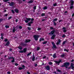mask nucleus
Wrapping results in <instances>:
<instances>
[{"instance_id": "nucleus-1", "label": "nucleus", "mask_w": 74, "mask_h": 74, "mask_svg": "<svg viewBox=\"0 0 74 74\" xmlns=\"http://www.w3.org/2000/svg\"><path fill=\"white\" fill-rule=\"evenodd\" d=\"M70 65V63L69 62H66L64 64V65H62L61 67H64L66 69H67L68 66Z\"/></svg>"}, {"instance_id": "nucleus-2", "label": "nucleus", "mask_w": 74, "mask_h": 74, "mask_svg": "<svg viewBox=\"0 0 74 74\" xmlns=\"http://www.w3.org/2000/svg\"><path fill=\"white\" fill-rule=\"evenodd\" d=\"M40 37V35H35L34 36V40L36 41L38 40V38Z\"/></svg>"}, {"instance_id": "nucleus-3", "label": "nucleus", "mask_w": 74, "mask_h": 74, "mask_svg": "<svg viewBox=\"0 0 74 74\" xmlns=\"http://www.w3.org/2000/svg\"><path fill=\"white\" fill-rule=\"evenodd\" d=\"M55 32H56L55 30H53L51 31L50 33H49V34H50V35H53V34H55Z\"/></svg>"}, {"instance_id": "nucleus-4", "label": "nucleus", "mask_w": 74, "mask_h": 74, "mask_svg": "<svg viewBox=\"0 0 74 74\" xmlns=\"http://www.w3.org/2000/svg\"><path fill=\"white\" fill-rule=\"evenodd\" d=\"M26 20H25V21L26 23H28L29 22V21H30L31 20V18H26Z\"/></svg>"}, {"instance_id": "nucleus-5", "label": "nucleus", "mask_w": 74, "mask_h": 74, "mask_svg": "<svg viewBox=\"0 0 74 74\" xmlns=\"http://www.w3.org/2000/svg\"><path fill=\"white\" fill-rule=\"evenodd\" d=\"M62 62V60H59V61H55V62L56 63L58 64V65H59V63H60Z\"/></svg>"}, {"instance_id": "nucleus-6", "label": "nucleus", "mask_w": 74, "mask_h": 74, "mask_svg": "<svg viewBox=\"0 0 74 74\" xmlns=\"http://www.w3.org/2000/svg\"><path fill=\"white\" fill-rule=\"evenodd\" d=\"M20 45H22V46H26L27 45V44L24 43L23 42H21L20 44Z\"/></svg>"}, {"instance_id": "nucleus-7", "label": "nucleus", "mask_w": 74, "mask_h": 74, "mask_svg": "<svg viewBox=\"0 0 74 74\" xmlns=\"http://www.w3.org/2000/svg\"><path fill=\"white\" fill-rule=\"evenodd\" d=\"M30 41H31V40L28 39H27L25 41V43H27V42H30Z\"/></svg>"}, {"instance_id": "nucleus-8", "label": "nucleus", "mask_w": 74, "mask_h": 74, "mask_svg": "<svg viewBox=\"0 0 74 74\" xmlns=\"http://www.w3.org/2000/svg\"><path fill=\"white\" fill-rule=\"evenodd\" d=\"M17 29H18L17 27H14L13 28V31H12L13 33H14V32H15V31H16V30H17Z\"/></svg>"}, {"instance_id": "nucleus-9", "label": "nucleus", "mask_w": 74, "mask_h": 74, "mask_svg": "<svg viewBox=\"0 0 74 74\" xmlns=\"http://www.w3.org/2000/svg\"><path fill=\"white\" fill-rule=\"evenodd\" d=\"M45 69H46L47 70H50V67H49V66H47L45 67Z\"/></svg>"}, {"instance_id": "nucleus-10", "label": "nucleus", "mask_w": 74, "mask_h": 74, "mask_svg": "<svg viewBox=\"0 0 74 74\" xmlns=\"http://www.w3.org/2000/svg\"><path fill=\"white\" fill-rule=\"evenodd\" d=\"M14 4L15 3H14L12 2L9 4V5L10 6H13V5H14Z\"/></svg>"}, {"instance_id": "nucleus-11", "label": "nucleus", "mask_w": 74, "mask_h": 74, "mask_svg": "<svg viewBox=\"0 0 74 74\" xmlns=\"http://www.w3.org/2000/svg\"><path fill=\"white\" fill-rule=\"evenodd\" d=\"M61 42V40H60V39H58V41L56 43L57 45H59V44Z\"/></svg>"}, {"instance_id": "nucleus-12", "label": "nucleus", "mask_w": 74, "mask_h": 74, "mask_svg": "<svg viewBox=\"0 0 74 74\" xmlns=\"http://www.w3.org/2000/svg\"><path fill=\"white\" fill-rule=\"evenodd\" d=\"M33 23V21H31V22L28 23V26H31V24H32Z\"/></svg>"}, {"instance_id": "nucleus-13", "label": "nucleus", "mask_w": 74, "mask_h": 74, "mask_svg": "<svg viewBox=\"0 0 74 74\" xmlns=\"http://www.w3.org/2000/svg\"><path fill=\"white\" fill-rule=\"evenodd\" d=\"M32 56H33V57H32V61H34V60H35V56H34V54H33Z\"/></svg>"}, {"instance_id": "nucleus-14", "label": "nucleus", "mask_w": 74, "mask_h": 74, "mask_svg": "<svg viewBox=\"0 0 74 74\" xmlns=\"http://www.w3.org/2000/svg\"><path fill=\"white\" fill-rule=\"evenodd\" d=\"M9 44H10V42L8 41L5 45V46H8V45H9Z\"/></svg>"}, {"instance_id": "nucleus-15", "label": "nucleus", "mask_w": 74, "mask_h": 74, "mask_svg": "<svg viewBox=\"0 0 74 74\" xmlns=\"http://www.w3.org/2000/svg\"><path fill=\"white\" fill-rule=\"evenodd\" d=\"M71 5H74V1H73V0H71Z\"/></svg>"}, {"instance_id": "nucleus-16", "label": "nucleus", "mask_w": 74, "mask_h": 74, "mask_svg": "<svg viewBox=\"0 0 74 74\" xmlns=\"http://www.w3.org/2000/svg\"><path fill=\"white\" fill-rule=\"evenodd\" d=\"M27 51V49L26 48H24L23 49V52L24 53H25Z\"/></svg>"}, {"instance_id": "nucleus-17", "label": "nucleus", "mask_w": 74, "mask_h": 74, "mask_svg": "<svg viewBox=\"0 0 74 74\" xmlns=\"http://www.w3.org/2000/svg\"><path fill=\"white\" fill-rule=\"evenodd\" d=\"M14 11L16 12V13H19V10H18V9H15Z\"/></svg>"}, {"instance_id": "nucleus-18", "label": "nucleus", "mask_w": 74, "mask_h": 74, "mask_svg": "<svg viewBox=\"0 0 74 74\" xmlns=\"http://www.w3.org/2000/svg\"><path fill=\"white\" fill-rule=\"evenodd\" d=\"M34 1L33 0L30 1L28 2V3H33Z\"/></svg>"}, {"instance_id": "nucleus-19", "label": "nucleus", "mask_w": 74, "mask_h": 74, "mask_svg": "<svg viewBox=\"0 0 74 74\" xmlns=\"http://www.w3.org/2000/svg\"><path fill=\"white\" fill-rule=\"evenodd\" d=\"M18 48L20 50H22V47L21 46H18Z\"/></svg>"}, {"instance_id": "nucleus-20", "label": "nucleus", "mask_w": 74, "mask_h": 74, "mask_svg": "<svg viewBox=\"0 0 74 74\" xmlns=\"http://www.w3.org/2000/svg\"><path fill=\"white\" fill-rule=\"evenodd\" d=\"M47 9H48V7L47 6H45L43 8V10H47Z\"/></svg>"}, {"instance_id": "nucleus-21", "label": "nucleus", "mask_w": 74, "mask_h": 74, "mask_svg": "<svg viewBox=\"0 0 74 74\" xmlns=\"http://www.w3.org/2000/svg\"><path fill=\"white\" fill-rule=\"evenodd\" d=\"M12 59H13V60L11 61L12 63H14V62H15V58H13Z\"/></svg>"}, {"instance_id": "nucleus-22", "label": "nucleus", "mask_w": 74, "mask_h": 74, "mask_svg": "<svg viewBox=\"0 0 74 74\" xmlns=\"http://www.w3.org/2000/svg\"><path fill=\"white\" fill-rule=\"evenodd\" d=\"M53 58H56V54L55 53L53 54Z\"/></svg>"}, {"instance_id": "nucleus-23", "label": "nucleus", "mask_w": 74, "mask_h": 74, "mask_svg": "<svg viewBox=\"0 0 74 74\" xmlns=\"http://www.w3.org/2000/svg\"><path fill=\"white\" fill-rule=\"evenodd\" d=\"M44 38H40L39 40V41H44Z\"/></svg>"}, {"instance_id": "nucleus-24", "label": "nucleus", "mask_w": 74, "mask_h": 74, "mask_svg": "<svg viewBox=\"0 0 74 74\" xmlns=\"http://www.w3.org/2000/svg\"><path fill=\"white\" fill-rule=\"evenodd\" d=\"M53 47H52L53 49V48H56V45H53Z\"/></svg>"}, {"instance_id": "nucleus-25", "label": "nucleus", "mask_w": 74, "mask_h": 74, "mask_svg": "<svg viewBox=\"0 0 74 74\" xmlns=\"http://www.w3.org/2000/svg\"><path fill=\"white\" fill-rule=\"evenodd\" d=\"M25 68H23L21 67H19L18 68V69L20 70H22V69H24Z\"/></svg>"}, {"instance_id": "nucleus-26", "label": "nucleus", "mask_w": 74, "mask_h": 74, "mask_svg": "<svg viewBox=\"0 0 74 74\" xmlns=\"http://www.w3.org/2000/svg\"><path fill=\"white\" fill-rule=\"evenodd\" d=\"M74 64L73 63H71V67H74Z\"/></svg>"}, {"instance_id": "nucleus-27", "label": "nucleus", "mask_w": 74, "mask_h": 74, "mask_svg": "<svg viewBox=\"0 0 74 74\" xmlns=\"http://www.w3.org/2000/svg\"><path fill=\"white\" fill-rule=\"evenodd\" d=\"M40 49V47H38L36 49L37 51H39Z\"/></svg>"}, {"instance_id": "nucleus-28", "label": "nucleus", "mask_w": 74, "mask_h": 74, "mask_svg": "<svg viewBox=\"0 0 74 74\" xmlns=\"http://www.w3.org/2000/svg\"><path fill=\"white\" fill-rule=\"evenodd\" d=\"M32 54V52H30L29 53H28L27 54V56H30L31 55V54Z\"/></svg>"}, {"instance_id": "nucleus-29", "label": "nucleus", "mask_w": 74, "mask_h": 74, "mask_svg": "<svg viewBox=\"0 0 74 74\" xmlns=\"http://www.w3.org/2000/svg\"><path fill=\"white\" fill-rule=\"evenodd\" d=\"M57 20L58 19L57 18H56L53 20V22H56V21H57Z\"/></svg>"}, {"instance_id": "nucleus-30", "label": "nucleus", "mask_w": 74, "mask_h": 74, "mask_svg": "<svg viewBox=\"0 0 74 74\" xmlns=\"http://www.w3.org/2000/svg\"><path fill=\"white\" fill-rule=\"evenodd\" d=\"M47 42H48V41H45L43 43V44H47Z\"/></svg>"}, {"instance_id": "nucleus-31", "label": "nucleus", "mask_w": 74, "mask_h": 74, "mask_svg": "<svg viewBox=\"0 0 74 74\" xmlns=\"http://www.w3.org/2000/svg\"><path fill=\"white\" fill-rule=\"evenodd\" d=\"M53 23H54V26H56V25H57V24H56V22H54V21H53Z\"/></svg>"}, {"instance_id": "nucleus-32", "label": "nucleus", "mask_w": 74, "mask_h": 74, "mask_svg": "<svg viewBox=\"0 0 74 74\" xmlns=\"http://www.w3.org/2000/svg\"><path fill=\"white\" fill-rule=\"evenodd\" d=\"M5 27H6V29H8V28H9V27H10L6 25L5 26Z\"/></svg>"}, {"instance_id": "nucleus-33", "label": "nucleus", "mask_w": 74, "mask_h": 74, "mask_svg": "<svg viewBox=\"0 0 74 74\" xmlns=\"http://www.w3.org/2000/svg\"><path fill=\"white\" fill-rule=\"evenodd\" d=\"M64 51H66L67 52H69V50H67L66 49H64Z\"/></svg>"}, {"instance_id": "nucleus-34", "label": "nucleus", "mask_w": 74, "mask_h": 74, "mask_svg": "<svg viewBox=\"0 0 74 74\" xmlns=\"http://www.w3.org/2000/svg\"><path fill=\"white\" fill-rule=\"evenodd\" d=\"M57 71L58 72H59V73H60V72H62V71H61L59 69H58Z\"/></svg>"}, {"instance_id": "nucleus-35", "label": "nucleus", "mask_w": 74, "mask_h": 74, "mask_svg": "<svg viewBox=\"0 0 74 74\" xmlns=\"http://www.w3.org/2000/svg\"><path fill=\"white\" fill-rule=\"evenodd\" d=\"M66 35H65L64 34H63L62 36V37L63 38H64V37H66Z\"/></svg>"}, {"instance_id": "nucleus-36", "label": "nucleus", "mask_w": 74, "mask_h": 74, "mask_svg": "<svg viewBox=\"0 0 74 74\" xmlns=\"http://www.w3.org/2000/svg\"><path fill=\"white\" fill-rule=\"evenodd\" d=\"M10 0H3V1L4 2H7V1H9Z\"/></svg>"}, {"instance_id": "nucleus-37", "label": "nucleus", "mask_w": 74, "mask_h": 74, "mask_svg": "<svg viewBox=\"0 0 74 74\" xmlns=\"http://www.w3.org/2000/svg\"><path fill=\"white\" fill-rule=\"evenodd\" d=\"M21 3H22V1H21V0H19L18 1V3L21 4Z\"/></svg>"}, {"instance_id": "nucleus-38", "label": "nucleus", "mask_w": 74, "mask_h": 74, "mask_svg": "<svg viewBox=\"0 0 74 74\" xmlns=\"http://www.w3.org/2000/svg\"><path fill=\"white\" fill-rule=\"evenodd\" d=\"M56 5H57V4H56V3H54V4H53V6H56Z\"/></svg>"}, {"instance_id": "nucleus-39", "label": "nucleus", "mask_w": 74, "mask_h": 74, "mask_svg": "<svg viewBox=\"0 0 74 74\" xmlns=\"http://www.w3.org/2000/svg\"><path fill=\"white\" fill-rule=\"evenodd\" d=\"M27 29L29 30H31V28L30 27H28Z\"/></svg>"}, {"instance_id": "nucleus-40", "label": "nucleus", "mask_w": 74, "mask_h": 74, "mask_svg": "<svg viewBox=\"0 0 74 74\" xmlns=\"http://www.w3.org/2000/svg\"><path fill=\"white\" fill-rule=\"evenodd\" d=\"M66 41H64L63 42V45H64V44H65V43H66Z\"/></svg>"}, {"instance_id": "nucleus-41", "label": "nucleus", "mask_w": 74, "mask_h": 74, "mask_svg": "<svg viewBox=\"0 0 74 74\" xmlns=\"http://www.w3.org/2000/svg\"><path fill=\"white\" fill-rule=\"evenodd\" d=\"M36 10V6H35L34 7V10Z\"/></svg>"}, {"instance_id": "nucleus-42", "label": "nucleus", "mask_w": 74, "mask_h": 74, "mask_svg": "<svg viewBox=\"0 0 74 74\" xmlns=\"http://www.w3.org/2000/svg\"><path fill=\"white\" fill-rule=\"evenodd\" d=\"M41 16H45V13H42V14Z\"/></svg>"}, {"instance_id": "nucleus-43", "label": "nucleus", "mask_w": 74, "mask_h": 74, "mask_svg": "<svg viewBox=\"0 0 74 74\" xmlns=\"http://www.w3.org/2000/svg\"><path fill=\"white\" fill-rule=\"evenodd\" d=\"M49 64H50L51 65V64H52V62H49Z\"/></svg>"}, {"instance_id": "nucleus-44", "label": "nucleus", "mask_w": 74, "mask_h": 74, "mask_svg": "<svg viewBox=\"0 0 74 74\" xmlns=\"http://www.w3.org/2000/svg\"><path fill=\"white\" fill-rule=\"evenodd\" d=\"M50 29L51 30H53V28L52 27H50Z\"/></svg>"}, {"instance_id": "nucleus-45", "label": "nucleus", "mask_w": 74, "mask_h": 74, "mask_svg": "<svg viewBox=\"0 0 74 74\" xmlns=\"http://www.w3.org/2000/svg\"><path fill=\"white\" fill-rule=\"evenodd\" d=\"M74 7V6H71L70 7V9H72Z\"/></svg>"}, {"instance_id": "nucleus-46", "label": "nucleus", "mask_w": 74, "mask_h": 74, "mask_svg": "<svg viewBox=\"0 0 74 74\" xmlns=\"http://www.w3.org/2000/svg\"><path fill=\"white\" fill-rule=\"evenodd\" d=\"M12 13H13V14H14V13H15V12H14V10H12Z\"/></svg>"}, {"instance_id": "nucleus-47", "label": "nucleus", "mask_w": 74, "mask_h": 74, "mask_svg": "<svg viewBox=\"0 0 74 74\" xmlns=\"http://www.w3.org/2000/svg\"><path fill=\"white\" fill-rule=\"evenodd\" d=\"M63 32L64 33H66V32H67V30H66V29H65L63 30Z\"/></svg>"}, {"instance_id": "nucleus-48", "label": "nucleus", "mask_w": 74, "mask_h": 74, "mask_svg": "<svg viewBox=\"0 0 74 74\" xmlns=\"http://www.w3.org/2000/svg\"><path fill=\"white\" fill-rule=\"evenodd\" d=\"M8 41V39H5L4 40L5 42H7V41Z\"/></svg>"}, {"instance_id": "nucleus-49", "label": "nucleus", "mask_w": 74, "mask_h": 74, "mask_svg": "<svg viewBox=\"0 0 74 74\" xmlns=\"http://www.w3.org/2000/svg\"><path fill=\"white\" fill-rule=\"evenodd\" d=\"M19 52L20 53H23V50H21L20 51H19Z\"/></svg>"}, {"instance_id": "nucleus-50", "label": "nucleus", "mask_w": 74, "mask_h": 74, "mask_svg": "<svg viewBox=\"0 0 74 74\" xmlns=\"http://www.w3.org/2000/svg\"><path fill=\"white\" fill-rule=\"evenodd\" d=\"M56 36V35L55 34H53L52 36V37H54V38H55V36Z\"/></svg>"}, {"instance_id": "nucleus-51", "label": "nucleus", "mask_w": 74, "mask_h": 74, "mask_svg": "<svg viewBox=\"0 0 74 74\" xmlns=\"http://www.w3.org/2000/svg\"><path fill=\"white\" fill-rule=\"evenodd\" d=\"M51 40H54V39H55V38L54 37H53V36H52L51 37Z\"/></svg>"}, {"instance_id": "nucleus-52", "label": "nucleus", "mask_w": 74, "mask_h": 74, "mask_svg": "<svg viewBox=\"0 0 74 74\" xmlns=\"http://www.w3.org/2000/svg\"><path fill=\"white\" fill-rule=\"evenodd\" d=\"M3 21V19H0V23L1 22H2Z\"/></svg>"}, {"instance_id": "nucleus-53", "label": "nucleus", "mask_w": 74, "mask_h": 74, "mask_svg": "<svg viewBox=\"0 0 74 74\" xmlns=\"http://www.w3.org/2000/svg\"><path fill=\"white\" fill-rule=\"evenodd\" d=\"M51 43L52 44V45H55L53 42H51Z\"/></svg>"}, {"instance_id": "nucleus-54", "label": "nucleus", "mask_w": 74, "mask_h": 74, "mask_svg": "<svg viewBox=\"0 0 74 74\" xmlns=\"http://www.w3.org/2000/svg\"><path fill=\"white\" fill-rule=\"evenodd\" d=\"M61 56L62 57H64V56H65V55L64 54H63V55H61Z\"/></svg>"}, {"instance_id": "nucleus-55", "label": "nucleus", "mask_w": 74, "mask_h": 74, "mask_svg": "<svg viewBox=\"0 0 74 74\" xmlns=\"http://www.w3.org/2000/svg\"><path fill=\"white\" fill-rule=\"evenodd\" d=\"M11 18H12V16H10L8 18V19H11Z\"/></svg>"}, {"instance_id": "nucleus-56", "label": "nucleus", "mask_w": 74, "mask_h": 74, "mask_svg": "<svg viewBox=\"0 0 74 74\" xmlns=\"http://www.w3.org/2000/svg\"><path fill=\"white\" fill-rule=\"evenodd\" d=\"M15 66H18V64L17 63H16L15 64Z\"/></svg>"}, {"instance_id": "nucleus-57", "label": "nucleus", "mask_w": 74, "mask_h": 74, "mask_svg": "<svg viewBox=\"0 0 74 74\" xmlns=\"http://www.w3.org/2000/svg\"><path fill=\"white\" fill-rule=\"evenodd\" d=\"M9 51H12V49H11V48H10L9 49Z\"/></svg>"}, {"instance_id": "nucleus-58", "label": "nucleus", "mask_w": 74, "mask_h": 74, "mask_svg": "<svg viewBox=\"0 0 74 74\" xmlns=\"http://www.w3.org/2000/svg\"><path fill=\"white\" fill-rule=\"evenodd\" d=\"M53 73H55V74H59L58 73H56V72L55 71L53 72Z\"/></svg>"}, {"instance_id": "nucleus-59", "label": "nucleus", "mask_w": 74, "mask_h": 74, "mask_svg": "<svg viewBox=\"0 0 74 74\" xmlns=\"http://www.w3.org/2000/svg\"><path fill=\"white\" fill-rule=\"evenodd\" d=\"M19 28L20 29H22V27L21 26H20L19 27Z\"/></svg>"}, {"instance_id": "nucleus-60", "label": "nucleus", "mask_w": 74, "mask_h": 74, "mask_svg": "<svg viewBox=\"0 0 74 74\" xmlns=\"http://www.w3.org/2000/svg\"><path fill=\"white\" fill-rule=\"evenodd\" d=\"M14 57H8V58H9V59H12Z\"/></svg>"}, {"instance_id": "nucleus-61", "label": "nucleus", "mask_w": 74, "mask_h": 74, "mask_svg": "<svg viewBox=\"0 0 74 74\" xmlns=\"http://www.w3.org/2000/svg\"><path fill=\"white\" fill-rule=\"evenodd\" d=\"M72 67V70H74V66H73Z\"/></svg>"}, {"instance_id": "nucleus-62", "label": "nucleus", "mask_w": 74, "mask_h": 74, "mask_svg": "<svg viewBox=\"0 0 74 74\" xmlns=\"http://www.w3.org/2000/svg\"><path fill=\"white\" fill-rule=\"evenodd\" d=\"M10 71H8L7 72V74H10Z\"/></svg>"}, {"instance_id": "nucleus-63", "label": "nucleus", "mask_w": 74, "mask_h": 74, "mask_svg": "<svg viewBox=\"0 0 74 74\" xmlns=\"http://www.w3.org/2000/svg\"><path fill=\"white\" fill-rule=\"evenodd\" d=\"M27 74H31L30 73L29 71L27 72Z\"/></svg>"}, {"instance_id": "nucleus-64", "label": "nucleus", "mask_w": 74, "mask_h": 74, "mask_svg": "<svg viewBox=\"0 0 74 74\" xmlns=\"http://www.w3.org/2000/svg\"><path fill=\"white\" fill-rule=\"evenodd\" d=\"M73 16H74V13L72 15V18H73Z\"/></svg>"}]
</instances>
